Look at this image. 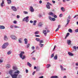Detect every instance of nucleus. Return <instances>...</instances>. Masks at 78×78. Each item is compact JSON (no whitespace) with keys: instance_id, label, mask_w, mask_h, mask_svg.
Wrapping results in <instances>:
<instances>
[{"instance_id":"72a5a7b5","label":"nucleus","mask_w":78,"mask_h":78,"mask_svg":"<svg viewBox=\"0 0 78 78\" xmlns=\"http://www.w3.org/2000/svg\"><path fill=\"white\" fill-rule=\"evenodd\" d=\"M56 19L54 18H52V20H51V21H55Z\"/></svg>"},{"instance_id":"ea45409f","label":"nucleus","mask_w":78,"mask_h":78,"mask_svg":"<svg viewBox=\"0 0 78 78\" xmlns=\"http://www.w3.org/2000/svg\"><path fill=\"white\" fill-rule=\"evenodd\" d=\"M39 34V31H36L35 33V34Z\"/></svg>"},{"instance_id":"0eeeda50","label":"nucleus","mask_w":78,"mask_h":78,"mask_svg":"<svg viewBox=\"0 0 78 78\" xmlns=\"http://www.w3.org/2000/svg\"><path fill=\"white\" fill-rule=\"evenodd\" d=\"M12 9L14 11H17V9L16 8L15 6H12Z\"/></svg>"},{"instance_id":"dca6fc26","label":"nucleus","mask_w":78,"mask_h":78,"mask_svg":"<svg viewBox=\"0 0 78 78\" xmlns=\"http://www.w3.org/2000/svg\"><path fill=\"white\" fill-rule=\"evenodd\" d=\"M11 67V65L10 64H7L6 65V67L7 69H9Z\"/></svg>"},{"instance_id":"052dcab7","label":"nucleus","mask_w":78,"mask_h":78,"mask_svg":"<svg viewBox=\"0 0 78 78\" xmlns=\"http://www.w3.org/2000/svg\"><path fill=\"white\" fill-rule=\"evenodd\" d=\"M42 3V1H39V3L40 4H41V3Z\"/></svg>"},{"instance_id":"7ed1b4c3","label":"nucleus","mask_w":78,"mask_h":78,"mask_svg":"<svg viewBox=\"0 0 78 78\" xmlns=\"http://www.w3.org/2000/svg\"><path fill=\"white\" fill-rule=\"evenodd\" d=\"M8 45H9L8 43H4L2 46V48H6V47L8 46Z\"/></svg>"},{"instance_id":"c756f323","label":"nucleus","mask_w":78,"mask_h":78,"mask_svg":"<svg viewBox=\"0 0 78 78\" xmlns=\"http://www.w3.org/2000/svg\"><path fill=\"white\" fill-rule=\"evenodd\" d=\"M42 25V23L40 22L38 24V26H39V27H41Z\"/></svg>"},{"instance_id":"39448f33","label":"nucleus","mask_w":78,"mask_h":78,"mask_svg":"<svg viewBox=\"0 0 78 78\" xmlns=\"http://www.w3.org/2000/svg\"><path fill=\"white\" fill-rule=\"evenodd\" d=\"M28 19H29V17L27 16L23 20V21L25 22V21L26 22H28Z\"/></svg>"},{"instance_id":"bb28decb","label":"nucleus","mask_w":78,"mask_h":78,"mask_svg":"<svg viewBox=\"0 0 78 78\" xmlns=\"http://www.w3.org/2000/svg\"><path fill=\"white\" fill-rule=\"evenodd\" d=\"M68 31L70 33H72V30L71 29H69L68 30Z\"/></svg>"},{"instance_id":"c85d7f7f","label":"nucleus","mask_w":78,"mask_h":78,"mask_svg":"<svg viewBox=\"0 0 78 78\" xmlns=\"http://www.w3.org/2000/svg\"><path fill=\"white\" fill-rule=\"evenodd\" d=\"M47 5H50V6H52V4H51L50 3V2H47Z\"/></svg>"},{"instance_id":"49530a36","label":"nucleus","mask_w":78,"mask_h":78,"mask_svg":"<svg viewBox=\"0 0 78 78\" xmlns=\"http://www.w3.org/2000/svg\"><path fill=\"white\" fill-rule=\"evenodd\" d=\"M27 46V48H29V47H30V44H28Z\"/></svg>"},{"instance_id":"423d86ee","label":"nucleus","mask_w":78,"mask_h":78,"mask_svg":"<svg viewBox=\"0 0 78 78\" xmlns=\"http://www.w3.org/2000/svg\"><path fill=\"white\" fill-rule=\"evenodd\" d=\"M2 2L1 3L0 6L1 7L3 8L4 6V4H5V2H4V0H2Z\"/></svg>"},{"instance_id":"4d7b16f0","label":"nucleus","mask_w":78,"mask_h":78,"mask_svg":"<svg viewBox=\"0 0 78 78\" xmlns=\"http://www.w3.org/2000/svg\"><path fill=\"white\" fill-rule=\"evenodd\" d=\"M17 18V19H19V18L20 17V16H19V15H17L16 16Z\"/></svg>"},{"instance_id":"7c9ffc66","label":"nucleus","mask_w":78,"mask_h":78,"mask_svg":"<svg viewBox=\"0 0 78 78\" xmlns=\"http://www.w3.org/2000/svg\"><path fill=\"white\" fill-rule=\"evenodd\" d=\"M39 45L41 47H42L43 46H44V44H39Z\"/></svg>"},{"instance_id":"a19ab883","label":"nucleus","mask_w":78,"mask_h":78,"mask_svg":"<svg viewBox=\"0 0 78 78\" xmlns=\"http://www.w3.org/2000/svg\"><path fill=\"white\" fill-rule=\"evenodd\" d=\"M23 13H24V14H27L28 12L24 11L23 12Z\"/></svg>"},{"instance_id":"3c124183","label":"nucleus","mask_w":78,"mask_h":78,"mask_svg":"<svg viewBox=\"0 0 78 78\" xmlns=\"http://www.w3.org/2000/svg\"><path fill=\"white\" fill-rule=\"evenodd\" d=\"M13 23H15V24L17 23V21L16 20L14 21Z\"/></svg>"},{"instance_id":"473e14b6","label":"nucleus","mask_w":78,"mask_h":78,"mask_svg":"<svg viewBox=\"0 0 78 78\" xmlns=\"http://www.w3.org/2000/svg\"><path fill=\"white\" fill-rule=\"evenodd\" d=\"M14 28H19V27L17 26H14Z\"/></svg>"},{"instance_id":"a211bd4d","label":"nucleus","mask_w":78,"mask_h":78,"mask_svg":"<svg viewBox=\"0 0 78 78\" xmlns=\"http://www.w3.org/2000/svg\"><path fill=\"white\" fill-rule=\"evenodd\" d=\"M8 2V4H11V0H7Z\"/></svg>"},{"instance_id":"a878e982","label":"nucleus","mask_w":78,"mask_h":78,"mask_svg":"<svg viewBox=\"0 0 78 78\" xmlns=\"http://www.w3.org/2000/svg\"><path fill=\"white\" fill-rule=\"evenodd\" d=\"M46 8H47L48 9H50V5H46Z\"/></svg>"},{"instance_id":"4c0bfd02","label":"nucleus","mask_w":78,"mask_h":78,"mask_svg":"<svg viewBox=\"0 0 78 78\" xmlns=\"http://www.w3.org/2000/svg\"><path fill=\"white\" fill-rule=\"evenodd\" d=\"M50 67V64H48L47 65V68H49Z\"/></svg>"},{"instance_id":"864d4df0","label":"nucleus","mask_w":78,"mask_h":78,"mask_svg":"<svg viewBox=\"0 0 78 78\" xmlns=\"http://www.w3.org/2000/svg\"><path fill=\"white\" fill-rule=\"evenodd\" d=\"M35 73H36V71H34L32 73L33 75H34Z\"/></svg>"},{"instance_id":"6ab92c4d","label":"nucleus","mask_w":78,"mask_h":78,"mask_svg":"<svg viewBox=\"0 0 78 78\" xmlns=\"http://www.w3.org/2000/svg\"><path fill=\"white\" fill-rule=\"evenodd\" d=\"M68 55H69V56H73V54L72 53L70 52H68Z\"/></svg>"},{"instance_id":"9d476101","label":"nucleus","mask_w":78,"mask_h":78,"mask_svg":"<svg viewBox=\"0 0 78 78\" xmlns=\"http://www.w3.org/2000/svg\"><path fill=\"white\" fill-rule=\"evenodd\" d=\"M60 68L61 69V70L62 71H63V70H66V68L63 69V67H62V66L60 65Z\"/></svg>"},{"instance_id":"8fccbe9b","label":"nucleus","mask_w":78,"mask_h":78,"mask_svg":"<svg viewBox=\"0 0 78 78\" xmlns=\"http://www.w3.org/2000/svg\"><path fill=\"white\" fill-rule=\"evenodd\" d=\"M59 31V28H57V29L55 30V32H56V31Z\"/></svg>"},{"instance_id":"ddd939ff","label":"nucleus","mask_w":78,"mask_h":78,"mask_svg":"<svg viewBox=\"0 0 78 78\" xmlns=\"http://www.w3.org/2000/svg\"><path fill=\"white\" fill-rule=\"evenodd\" d=\"M30 11L32 12H34V9H33V7H30Z\"/></svg>"},{"instance_id":"bf43d9fd","label":"nucleus","mask_w":78,"mask_h":78,"mask_svg":"<svg viewBox=\"0 0 78 78\" xmlns=\"http://www.w3.org/2000/svg\"><path fill=\"white\" fill-rule=\"evenodd\" d=\"M61 27V25H58V28H59Z\"/></svg>"},{"instance_id":"f704fd0d","label":"nucleus","mask_w":78,"mask_h":78,"mask_svg":"<svg viewBox=\"0 0 78 78\" xmlns=\"http://www.w3.org/2000/svg\"><path fill=\"white\" fill-rule=\"evenodd\" d=\"M13 70H17V68L15 66H13Z\"/></svg>"},{"instance_id":"f3484780","label":"nucleus","mask_w":78,"mask_h":78,"mask_svg":"<svg viewBox=\"0 0 78 78\" xmlns=\"http://www.w3.org/2000/svg\"><path fill=\"white\" fill-rule=\"evenodd\" d=\"M67 43L68 44V45H70V44H71V41L68 40L67 41Z\"/></svg>"},{"instance_id":"f257e3e1","label":"nucleus","mask_w":78,"mask_h":78,"mask_svg":"<svg viewBox=\"0 0 78 78\" xmlns=\"http://www.w3.org/2000/svg\"><path fill=\"white\" fill-rule=\"evenodd\" d=\"M14 71L12 69H11L9 71V74L11 75L12 78H17L18 75L20 73V71L17 70L16 72H14Z\"/></svg>"},{"instance_id":"cd10ccee","label":"nucleus","mask_w":78,"mask_h":78,"mask_svg":"<svg viewBox=\"0 0 78 78\" xmlns=\"http://www.w3.org/2000/svg\"><path fill=\"white\" fill-rule=\"evenodd\" d=\"M39 42L40 44L44 43V41L43 40H40Z\"/></svg>"},{"instance_id":"79ce46f5","label":"nucleus","mask_w":78,"mask_h":78,"mask_svg":"<svg viewBox=\"0 0 78 78\" xmlns=\"http://www.w3.org/2000/svg\"><path fill=\"white\" fill-rule=\"evenodd\" d=\"M73 48H74V49H75V50H76V47L75 46H73Z\"/></svg>"},{"instance_id":"09e8293b","label":"nucleus","mask_w":78,"mask_h":78,"mask_svg":"<svg viewBox=\"0 0 78 78\" xmlns=\"http://www.w3.org/2000/svg\"><path fill=\"white\" fill-rule=\"evenodd\" d=\"M11 52L10 51L8 52L7 53L8 55H10V54H11Z\"/></svg>"},{"instance_id":"6e6552de","label":"nucleus","mask_w":78,"mask_h":78,"mask_svg":"<svg viewBox=\"0 0 78 78\" xmlns=\"http://www.w3.org/2000/svg\"><path fill=\"white\" fill-rule=\"evenodd\" d=\"M11 37L12 39H14V40L17 39V37H16L14 35L11 36Z\"/></svg>"},{"instance_id":"aec40b11","label":"nucleus","mask_w":78,"mask_h":78,"mask_svg":"<svg viewBox=\"0 0 78 78\" xmlns=\"http://www.w3.org/2000/svg\"><path fill=\"white\" fill-rule=\"evenodd\" d=\"M27 64L28 66H30V67H31V66H32V65H31V64L29 62H27Z\"/></svg>"},{"instance_id":"2eb2a0df","label":"nucleus","mask_w":78,"mask_h":78,"mask_svg":"<svg viewBox=\"0 0 78 78\" xmlns=\"http://www.w3.org/2000/svg\"><path fill=\"white\" fill-rule=\"evenodd\" d=\"M54 59H55V60H56V59H58V55L57 54H56L54 56Z\"/></svg>"},{"instance_id":"4468645a","label":"nucleus","mask_w":78,"mask_h":78,"mask_svg":"<svg viewBox=\"0 0 78 78\" xmlns=\"http://www.w3.org/2000/svg\"><path fill=\"white\" fill-rule=\"evenodd\" d=\"M4 39L5 41H6V40H8V37H7L6 35L4 36Z\"/></svg>"},{"instance_id":"5701e85b","label":"nucleus","mask_w":78,"mask_h":78,"mask_svg":"<svg viewBox=\"0 0 78 78\" xmlns=\"http://www.w3.org/2000/svg\"><path fill=\"white\" fill-rule=\"evenodd\" d=\"M70 35V33H68L66 35L65 37V39H66V38H67V37H68V36H69V35Z\"/></svg>"},{"instance_id":"58836bf2","label":"nucleus","mask_w":78,"mask_h":78,"mask_svg":"<svg viewBox=\"0 0 78 78\" xmlns=\"http://www.w3.org/2000/svg\"><path fill=\"white\" fill-rule=\"evenodd\" d=\"M48 18H49V20H51L52 18H51V16H49Z\"/></svg>"},{"instance_id":"680f3d73","label":"nucleus","mask_w":78,"mask_h":78,"mask_svg":"<svg viewBox=\"0 0 78 78\" xmlns=\"http://www.w3.org/2000/svg\"><path fill=\"white\" fill-rule=\"evenodd\" d=\"M56 46L55 45L54 47V48H53V50H55V48H56Z\"/></svg>"},{"instance_id":"4be33fe9","label":"nucleus","mask_w":78,"mask_h":78,"mask_svg":"<svg viewBox=\"0 0 78 78\" xmlns=\"http://www.w3.org/2000/svg\"><path fill=\"white\" fill-rule=\"evenodd\" d=\"M51 78H58V77L56 76H52L51 77Z\"/></svg>"},{"instance_id":"774afa93","label":"nucleus","mask_w":78,"mask_h":78,"mask_svg":"<svg viewBox=\"0 0 78 78\" xmlns=\"http://www.w3.org/2000/svg\"><path fill=\"white\" fill-rule=\"evenodd\" d=\"M39 78H44V76H41V77H40Z\"/></svg>"},{"instance_id":"e433bc0d","label":"nucleus","mask_w":78,"mask_h":78,"mask_svg":"<svg viewBox=\"0 0 78 78\" xmlns=\"http://www.w3.org/2000/svg\"><path fill=\"white\" fill-rule=\"evenodd\" d=\"M21 40H22V38H20L19 39V41L20 43H21L22 42V41H21Z\"/></svg>"},{"instance_id":"412c9836","label":"nucleus","mask_w":78,"mask_h":78,"mask_svg":"<svg viewBox=\"0 0 78 78\" xmlns=\"http://www.w3.org/2000/svg\"><path fill=\"white\" fill-rule=\"evenodd\" d=\"M48 15L50 16H51V15H52V16H53V15H55L52 12H50L48 13Z\"/></svg>"},{"instance_id":"0e129e2a","label":"nucleus","mask_w":78,"mask_h":78,"mask_svg":"<svg viewBox=\"0 0 78 78\" xmlns=\"http://www.w3.org/2000/svg\"><path fill=\"white\" fill-rule=\"evenodd\" d=\"M50 32V30H47V33H49Z\"/></svg>"},{"instance_id":"c9c22d12","label":"nucleus","mask_w":78,"mask_h":78,"mask_svg":"<svg viewBox=\"0 0 78 78\" xmlns=\"http://www.w3.org/2000/svg\"><path fill=\"white\" fill-rule=\"evenodd\" d=\"M3 62V59H0V64L1 63H2Z\"/></svg>"},{"instance_id":"b1692460","label":"nucleus","mask_w":78,"mask_h":78,"mask_svg":"<svg viewBox=\"0 0 78 78\" xmlns=\"http://www.w3.org/2000/svg\"><path fill=\"white\" fill-rule=\"evenodd\" d=\"M36 22H37V20H34V23L33 24V25H36Z\"/></svg>"},{"instance_id":"13d9d810","label":"nucleus","mask_w":78,"mask_h":78,"mask_svg":"<svg viewBox=\"0 0 78 78\" xmlns=\"http://www.w3.org/2000/svg\"><path fill=\"white\" fill-rule=\"evenodd\" d=\"M26 73H28V69H26Z\"/></svg>"},{"instance_id":"5fc2aeb1","label":"nucleus","mask_w":78,"mask_h":78,"mask_svg":"<svg viewBox=\"0 0 78 78\" xmlns=\"http://www.w3.org/2000/svg\"><path fill=\"white\" fill-rule=\"evenodd\" d=\"M53 16L54 18H57V16L56 15H54Z\"/></svg>"},{"instance_id":"1a4fd4ad","label":"nucleus","mask_w":78,"mask_h":78,"mask_svg":"<svg viewBox=\"0 0 78 78\" xmlns=\"http://www.w3.org/2000/svg\"><path fill=\"white\" fill-rule=\"evenodd\" d=\"M43 33H44V34L45 35V36H47V31H46V30H44L43 31Z\"/></svg>"},{"instance_id":"6e6d98bb","label":"nucleus","mask_w":78,"mask_h":78,"mask_svg":"<svg viewBox=\"0 0 78 78\" xmlns=\"http://www.w3.org/2000/svg\"><path fill=\"white\" fill-rule=\"evenodd\" d=\"M31 48L32 50H34V47L33 46L31 47Z\"/></svg>"},{"instance_id":"338daca9","label":"nucleus","mask_w":78,"mask_h":78,"mask_svg":"<svg viewBox=\"0 0 78 78\" xmlns=\"http://www.w3.org/2000/svg\"><path fill=\"white\" fill-rule=\"evenodd\" d=\"M10 27H11V28H13V26H11Z\"/></svg>"},{"instance_id":"c03bdc74","label":"nucleus","mask_w":78,"mask_h":78,"mask_svg":"<svg viewBox=\"0 0 78 78\" xmlns=\"http://www.w3.org/2000/svg\"><path fill=\"white\" fill-rule=\"evenodd\" d=\"M37 50H39V47L38 46H37L36 48Z\"/></svg>"},{"instance_id":"37998d69","label":"nucleus","mask_w":78,"mask_h":78,"mask_svg":"<svg viewBox=\"0 0 78 78\" xmlns=\"http://www.w3.org/2000/svg\"><path fill=\"white\" fill-rule=\"evenodd\" d=\"M51 58H53V57H54V54H51Z\"/></svg>"},{"instance_id":"a18cd8bd","label":"nucleus","mask_w":78,"mask_h":78,"mask_svg":"<svg viewBox=\"0 0 78 78\" xmlns=\"http://www.w3.org/2000/svg\"><path fill=\"white\" fill-rule=\"evenodd\" d=\"M62 14H61L59 16V17H62Z\"/></svg>"},{"instance_id":"e2e57ef3","label":"nucleus","mask_w":78,"mask_h":78,"mask_svg":"<svg viewBox=\"0 0 78 78\" xmlns=\"http://www.w3.org/2000/svg\"><path fill=\"white\" fill-rule=\"evenodd\" d=\"M76 66H78V62L76 63Z\"/></svg>"},{"instance_id":"20e7f679","label":"nucleus","mask_w":78,"mask_h":78,"mask_svg":"<svg viewBox=\"0 0 78 78\" xmlns=\"http://www.w3.org/2000/svg\"><path fill=\"white\" fill-rule=\"evenodd\" d=\"M71 17L70 16H69L68 19L67 20V23L66 24V25L65 27H66V26H67V25H68V24L69 23V22H70V19Z\"/></svg>"},{"instance_id":"de8ad7c7","label":"nucleus","mask_w":78,"mask_h":78,"mask_svg":"<svg viewBox=\"0 0 78 78\" xmlns=\"http://www.w3.org/2000/svg\"><path fill=\"white\" fill-rule=\"evenodd\" d=\"M52 3L54 4H55V1H53V0H52Z\"/></svg>"},{"instance_id":"f03ea898","label":"nucleus","mask_w":78,"mask_h":78,"mask_svg":"<svg viewBox=\"0 0 78 78\" xmlns=\"http://www.w3.org/2000/svg\"><path fill=\"white\" fill-rule=\"evenodd\" d=\"M25 54V52L24 51L21 52L20 53V56L21 58H22V59L23 60L25 58H26L25 55H24Z\"/></svg>"},{"instance_id":"69168bd1","label":"nucleus","mask_w":78,"mask_h":78,"mask_svg":"<svg viewBox=\"0 0 78 78\" xmlns=\"http://www.w3.org/2000/svg\"><path fill=\"white\" fill-rule=\"evenodd\" d=\"M33 21H32V20H30V23H33Z\"/></svg>"},{"instance_id":"603ef678","label":"nucleus","mask_w":78,"mask_h":78,"mask_svg":"<svg viewBox=\"0 0 78 78\" xmlns=\"http://www.w3.org/2000/svg\"><path fill=\"white\" fill-rule=\"evenodd\" d=\"M35 37H40V36L39 35H36L35 36Z\"/></svg>"},{"instance_id":"f8f14e48","label":"nucleus","mask_w":78,"mask_h":78,"mask_svg":"<svg viewBox=\"0 0 78 78\" xmlns=\"http://www.w3.org/2000/svg\"><path fill=\"white\" fill-rule=\"evenodd\" d=\"M5 28V27L3 26L0 25V29L1 30H3Z\"/></svg>"},{"instance_id":"2f4dec72","label":"nucleus","mask_w":78,"mask_h":78,"mask_svg":"<svg viewBox=\"0 0 78 78\" xmlns=\"http://www.w3.org/2000/svg\"><path fill=\"white\" fill-rule=\"evenodd\" d=\"M36 41H37L38 42H39V41H40V39L39 38H36Z\"/></svg>"},{"instance_id":"9b49d317","label":"nucleus","mask_w":78,"mask_h":78,"mask_svg":"<svg viewBox=\"0 0 78 78\" xmlns=\"http://www.w3.org/2000/svg\"><path fill=\"white\" fill-rule=\"evenodd\" d=\"M24 41H25V44H28V40L27 38H25L24 39Z\"/></svg>"},{"instance_id":"393cba45","label":"nucleus","mask_w":78,"mask_h":78,"mask_svg":"<svg viewBox=\"0 0 78 78\" xmlns=\"http://www.w3.org/2000/svg\"><path fill=\"white\" fill-rule=\"evenodd\" d=\"M61 9L62 11H63V12L65 11V9L63 7H61Z\"/></svg>"}]
</instances>
